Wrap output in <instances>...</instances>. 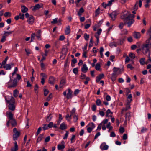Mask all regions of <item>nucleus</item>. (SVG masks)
<instances>
[{
  "mask_svg": "<svg viewBox=\"0 0 151 151\" xmlns=\"http://www.w3.org/2000/svg\"><path fill=\"white\" fill-rule=\"evenodd\" d=\"M151 49V42H149V40H147L145 43L142 45V52L144 54L146 55L150 51Z\"/></svg>",
  "mask_w": 151,
  "mask_h": 151,
  "instance_id": "nucleus-1",
  "label": "nucleus"
},
{
  "mask_svg": "<svg viewBox=\"0 0 151 151\" xmlns=\"http://www.w3.org/2000/svg\"><path fill=\"white\" fill-rule=\"evenodd\" d=\"M129 18H134V15L130 14L127 11H125L121 16V18L124 19V21H127Z\"/></svg>",
  "mask_w": 151,
  "mask_h": 151,
  "instance_id": "nucleus-2",
  "label": "nucleus"
},
{
  "mask_svg": "<svg viewBox=\"0 0 151 151\" xmlns=\"http://www.w3.org/2000/svg\"><path fill=\"white\" fill-rule=\"evenodd\" d=\"M119 13V12L118 10H115L113 11L111 13L109 14L108 15L113 21L115 20L116 17Z\"/></svg>",
  "mask_w": 151,
  "mask_h": 151,
  "instance_id": "nucleus-3",
  "label": "nucleus"
},
{
  "mask_svg": "<svg viewBox=\"0 0 151 151\" xmlns=\"http://www.w3.org/2000/svg\"><path fill=\"white\" fill-rule=\"evenodd\" d=\"M10 81L11 82V84L9 86L8 88H14L17 86L18 81L16 79H14L12 81L10 80Z\"/></svg>",
  "mask_w": 151,
  "mask_h": 151,
  "instance_id": "nucleus-4",
  "label": "nucleus"
},
{
  "mask_svg": "<svg viewBox=\"0 0 151 151\" xmlns=\"http://www.w3.org/2000/svg\"><path fill=\"white\" fill-rule=\"evenodd\" d=\"M134 18H129L127 20V21H124V24H127L128 26L130 27L131 26L134 22V20L133 19Z\"/></svg>",
  "mask_w": 151,
  "mask_h": 151,
  "instance_id": "nucleus-5",
  "label": "nucleus"
},
{
  "mask_svg": "<svg viewBox=\"0 0 151 151\" xmlns=\"http://www.w3.org/2000/svg\"><path fill=\"white\" fill-rule=\"evenodd\" d=\"M100 148L102 150H106L108 149L109 146L106 145V143L103 142L101 145L100 146Z\"/></svg>",
  "mask_w": 151,
  "mask_h": 151,
  "instance_id": "nucleus-6",
  "label": "nucleus"
},
{
  "mask_svg": "<svg viewBox=\"0 0 151 151\" xmlns=\"http://www.w3.org/2000/svg\"><path fill=\"white\" fill-rule=\"evenodd\" d=\"M67 94L66 97L68 99L71 98L72 96V91L70 89H68L67 90Z\"/></svg>",
  "mask_w": 151,
  "mask_h": 151,
  "instance_id": "nucleus-7",
  "label": "nucleus"
},
{
  "mask_svg": "<svg viewBox=\"0 0 151 151\" xmlns=\"http://www.w3.org/2000/svg\"><path fill=\"white\" fill-rule=\"evenodd\" d=\"M27 21L30 24H32L34 22V19L32 15H30V17L27 18Z\"/></svg>",
  "mask_w": 151,
  "mask_h": 151,
  "instance_id": "nucleus-8",
  "label": "nucleus"
},
{
  "mask_svg": "<svg viewBox=\"0 0 151 151\" xmlns=\"http://www.w3.org/2000/svg\"><path fill=\"white\" fill-rule=\"evenodd\" d=\"M133 36L136 39L140 38L141 36V34L140 32H134L133 34Z\"/></svg>",
  "mask_w": 151,
  "mask_h": 151,
  "instance_id": "nucleus-9",
  "label": "nucleus"
},
{
  "mask_svg": "<svg viewBox=\"0 0 151 151\" xmlns=\"http://www.w3.org/2000/svg\"><path fill=\"white\" fill-rule=\"evenodd\" d=\"M20 132H16L13 135V140L14 141L16 140L17 138L19 136Z\"/></svg>",
  "mask_w": 151,
  "mask_h": 151,
  "instance_id": "nucleus-10",
  "label": "nucleus"
},
{
  "mask_svg": "<svg viewBox=\"0 0 151 151\" xmlns=\"http://www.w3.org/2000/svg\"><path fill=\"white\" fill-rule=\"evenodd\" d=\"M55 80V78L52 76H50L49 79V83L52 85H53Z\"/></svg>",
  "mask_w": 151,
  "mask_h": 151,
  "instance_id": "nucleus-11",
  "label": "nucleus"
},
{
  "mask_svg": "<svg viewBox=\"0 0 151 151\" xmlns=\"http://www.w3.org/2000/svg\"><path fill=\"white\" fill-rule=\"evenodd\" d=\"M151 0H139V7H141L142 5V1L145 3H150L151 2Z\"/></svg>",
  "mask_w": 151,
  "mask_h": 151,
  "instance_id": "nucleus-12",
  "label": "nucleus"
},
{
  "mask_svg": "<svg viewBox=\"0 0 151 151\" xmlns=\"http://www.w3.org/2000/svg\"><path fill=\"white\" fill-rule=\"evenodd\" d=\"M88 68L86 64H83V66L81 68V71L84 73H86L88 71Z\"/></svg>",
  "mask_w": 151,
  "mask_h": 151,
  "instance_id": "nucleus-13",
  "label": "nucleus"
},
{
  "mask_svg": "<svg viewBox=\"0 0 151 151\" xmlns=\"http://www.w3.org/2000/svg\"><path fill=\"white\" fill-rule=\"evenodd\" d=\"M67 128V125L65 123L63 122L60 125V128L62 130H64Z\"/></svg>",
  "mask_w": 151,
  "mask_h": 151,
  "instance_id": "nucleus-14",
  "label": "nucleus"
},
{
  "mask_svg": "<svg viewBox=\"0 0 151 151\" xmlns=\"http://www.w3.org/2000/svg\"><path fill=\"white\" fill-rule=\"evenodd\" d=\"M104 76V75L103 74H101L99 75L98 76H97L96 78V82H99L100 79L103 78Z\"/></svg>",
  "mask_w": 151,
  "mask_h": 151,
  "instance_id": "nucleus-15",
  "label": "nucleus"
},
{
  "mask_svg": "<svg viewBox=\"0 0 151 151\" xmlns=\"http://www.w3.org/2000/svg\"><path fill=\"white\" fill-rule=\"evenodd\" d=\"M18 149V147L17 142L16 141H15L14 142V146L13 148L12 149L11 151H17Z\"/></svg>",
  "mask_w": 151,
  "mask_h": 151,
  "instance_id": "nucleus-16",
  "label": "nucleus"
},
{
  "mask_svg": "<svg viewBox=\"0 0 151 151\" xmlns=\"http://www.w3.org/2000/svg\"><path fill=\"white\" fill-rule=\"evenodd\" d=\"M53 117L52 114H49L47 116L46 120V122H49L52 119Z\"/></svg>",
  "mask_w": 151,
  "mask_h": 151,
  "instance_id": "nucleus-17",
  "label": "nucleus"
},
{
  "mask_svg": "<svg viewBox=\"0 0 151 151\" xmlns=\"http://www.w3.org/2000/svg\"><path fill=\"white\" fill-rule=\"evenodd\" d=\"M21 8V12L23 13H25L28 11V8L24 5L22 6Z\"/></svg>",
  "mask_w": 151,
  "mask_h": 151,
  "instance_id": "nucleus-18",
  "label": "nucleus"
},
{
  "mask_svg": "<svg viewBox=\"0 0 151 151\" xmlns=\"http://www.w3.org/2000/svg\"><path fill=\"white\" fill-rule=\"evenodd\" d=\"M119 68L114 67L113 68V73L118 74L120 72Z\"/></svg>",
  "mask_w": 151,
  "mask_h": 151,
  "instance_id": "nucleus-19",
  "label": "nucleus"
},
{
  "mask_svg": "<svg viewBox=\"0 0 151 151\" xmlns=\"http://www.w3.org/2000/svg\"><path fill=\"white\" fill-rule=\"evenodd\" d=\"M41 32L40 30H39L36 32V36L37 39L39 40H41Z\"/></svg>",
  "mask_w": 151,
  "mask_h": 151,
  "instance_id": "nucleus-20",
  "label": "nucleus"
},
{
  "mask_svg": "<svg viewBox=\"0 0 151 151\" xmlns=\"http://www.w3.org/2000/svg\"><path fill=\"white\" fill-rule=\"evenodd\" d=\"M118 74L113 73L112 74V76L111 78L113 81H114L116 80V78Z\"/></svg>",
  "mask_w": 151,
  "mask_h": 151,
  "instance_id": "nucleus-21",
  "label": "nucleus"
},
{
  "mask_svg": "<svg viewBox=\"0 0 151 151\" xmlns=\"http://www.w3.org/2000/svg\"><path fill=\"white\" fill-rule=\"evenodd\" d=\"M9 121L12 126L15 127L17 125V122L14 119H13Z\"/></svg>",
  "mask_w": 151,
  "mask_h": 151,
  "instance_id": "nucleus-22",
  "label": "nucleus"
},
{
  "mask_svg": "<svg viewBox=\"0 0 151 151\" xmlns=\"http://www.w3.org/2000/svg\"><path fill=\"white\" fill-rule=\"evenodd\" d=\"M84 12V10L83 7H81L79 11L78 12V15L79 16H81L82 14Z\"/></svg>",
  "mask_w": 151,
  "mask_h": 151,
  "instance_id": "nucleus-23",
  "label": "nucleus"
},
{
  "mask_svg": "<svg viewBox=\"0 0 151 151\" xmlns=\"http://www.w3.org/2000/svg\"><path fill=\"white\" fill-rule=\"evenodd\" d=\"M9 109L13 111L15 109V106L14 104H9Z\"/></svg>",
  "mask_w": 151,
  "mask_h": 151,
  "instance_id": "nucleus-24",
  "label": "nucleus"
},
{
  "mask_svg": "<svg viewBox=\"0 0 151 151\" xmlns=\"http://www.w3.org/2000/svg\"><path fill=\"white\" fill-rule=\"evenodd\" d=\"M43 138V134H40V136L38 137L37 140V142H40Z\"/></svg>",
  "mask_w": 151,
  "mask_h": 151,
  "instance_id": "nucleus-25",
  "label": "nucleus"
},
{
  "mask_svg": "<svg viewBox=\"0 0 151 151\" xmlns=\"http://www.w3.org/2000/svg\"><path fill=\"white\" fill-rule=\"evenodd\" d=\"M65 80H64V79L60 81V84L59 85L60 87V88H62L63 86L65 85Z\"/></svg>",
  "mask_w": 151,
  "mask_h": 151,
  "instance_id": "nucleus-26",
  "label": "nucleus"
},
{
  "mask_svg": "<svg viewBox=\"0 0 151 151\" xmlns=\"http://www.w3.org/2000/svg\"><path fill=\"white\" fill-rule=\"evenodd\" d=\"M130 113L129 112H128L127 113L125 114V119L127 120H130V118L131 117Z\"/></svg>",
  "mask_w": 151,
  "mask_h": 151,
  "instance_id": "nucleus-27",
  "label": "nucleus"
},
{
  "mask_svg": "<svg viewBox=\"0 0 151 151\" xmlns=\"http://www.w3.org/2000/svg\"><path fill=\"white\" fill-rule=\"evenodd\" d=\"M19 93V91L17 89H15L13 91V96L15 97H17Z\"/></svg>",
  "mask_w": 151,
  "mask_h": 151,
  "instance_id": "nucleus-28",
  "label": "nucleus"
},
{
  "mask_svg": "<svg viewBox=\"0 0 151 151\" xmlns=\"http://www.w3.org/2000/svg\"><path fill=\"white\" fill-rule=\"evenodd\" d=\"M104 49L103 47H101L100 48V54L101 55V58H103L104 57V55L103 54V52H104Z\"/></svg>",
  "mask_w": 151,
  "mask_h": 151,
  "instance_id": "nucleus-29",
  "label": "nucleus"
},
{
  "mask_svg": "<svg viewBox=\"0 0 151 151\" xmlns=\"http://www.w3.org/2000/svg\"><path fill=\"white\" fill-rule=\"evenodd\" d=\"M4 68L6 70H10L11 68V65L9 64H6L5 66H4Z\"/></svg>",
  "mask_w": 151,
  "mask_h": 151,
  "instance_id": "nucleus-30",
  "label": "nucleus"
},
{
  "mask_svg": "<svg viewBox=\"0 0 151 151\" xmlns=\"http://www.w3.org/2000/svg\"><path fill=\"white\" fill-rule=\"evenodd\" d=\"M145 58H141L140 59L139 62L141 65H143L146 63L145 62Z\"/></svg>",
  "mask_w": 151,
  "mask_h": 151,
  "instance_id": "nucleus-31",
  "label": "nucleus"
},
{
  "mask_svg": "<svg viewBox=\"0 0 151 151\" xmlns=\"http://www.w3.org/2000/svg\"><path fill=\"white\" fill-rule=\"evenodd\" d=\"M65 33L66 35H68L70 32V27L69 26H68L67 27L66 29L65 30Z\"/></svg>",
  "mask_w": 151,
  "mask_h": 151,
  "instance_id": "nucleus-32",
  "label": "nucleus"
},
{
  "mask_svg": "<svg viewBox=\"0 0 151 151\" xmlns=\"http://www.w3.org/2000/svg\"><path fill=\"white\" fill-rule=\"evenodd\" d=\"M88 126L90 128H91L92 129H93L95 128V124L92 122L89 123Z\"/></svg>",
  "mask_w": 151,
  "mask_h": 151,
  "instance_id": "nucleus-33",
  "label": "nucleus"
},
{
  "mask_svg": "<svg viewBox=\"0 0 151 151\" xmlns=\"http://www.w3.org/2000/svg\"><path fill=\"white\" fill-rule=\"evenodd\" d=\"M65 148V146L64 145H61L58 144L57 146V148L58 150H61L62 149H64Z\"/></svg>",
  "mask_w": 151,
  "mask_h": 151,
  "instance_id": "nucleus-34",
  "label": "nucleus"
},
{
  "mask_svg": "<svg viewBox=\"0 0 151 151\" xmlns=\"http://www.w3.org/2000/svg\"><path fill=\"white\" fill-rule=\"evenodd\" d=\"M8 57L7 56L5 58L4 60H3L2 63L1 64H2V65H4L5 66L6 64V62L7 60L8 59Z\"/></svg>",
  "mask_w": 151,
  "mask_h": 151,
  "instance_id": "nucleus-35",
  "label": "nucleus"
},
{
  "mask_svg": "<svg viewBox=\"0 0 151 151\" xmlns=\"http://www.w3.org/2000/svg\"><path fill=\"white\" fill-rule=\"evenodd\" d=\"M40 7V6L39 4H36L32 10H36Z\"/></svg>",
  "mask_w": 151,
  "mask_h": 151,
  "instance_id": "nucleus-36",
  "label": "nucleus"
},
{
  "mask_svg": "<svg viewBox=\"0 0 151 151\" xmlns=\"http://www.w3.org/2000/svg\"><path fill=\"white\" fill-rule=\"evenodd\" d=\"M13 32V31H9V32L5 31L4 35L6 37L8 35L11 34Z\"/></svg>",
  "mask_w": 151,
  "mask_h": 151,
  "instance_id": "nucleus-37",
  "label": "nucleus"
},
{
  "mask_svg": "<svg viewBox=\"0 0 151 151\" xmlns=\"http://www.w3.org/2000/svg\"><path fill=\"white\" fill-rule=\"evenodd\" d=\"M96 103L97 105L100 106L101 105V101L100 99H97L96 101Z\"/></svg>",
  "mask_w": 151,
  "mask_h": 151,
  "instance_id": "nucleus-38",
  "label": "nucleus"
},
{
  "mask_svg": "<svg viewBox=\"0 0 151 151\" xmlns=\"http://www.w3.org/2000/svg\"><path fill=\"white\" fill-rule=\"evenodd\" d=\"M100 65L99 63H97L95 66V69L97 70L100 71Z\"/></svg>",
  "mask_w": 151,
  "mask_h": 151,
  "instance_id": "nucleus-39",
  "label": "nucleus"
},
{
  "mask_svg": "<svg viewBox=\"0 0 151 151\" xmlns=\"http://www.w3.org/2000/svg\"><path fill=\"white\" fill-rule=\"evenodd\" d=\"M109 46L111 47H113L114 46L116 47L117 46V43L115 42H112L109 44Z\"/></svg>",
  "mask_w": 151,
  "mask_h": 151,
  "instance_id": "nucleus-40",
  "label": "nucleus"
},
{
  "mask_svg": "<svg viewBox=\"0 0 151 151\" xmlns=\"http://www.w3.org/2000/svg\"><path fill=\"white\" fill-rule=\"evenodd\" d=\"M69 134V132L67 131H66V133L65 134L64 136V137L63 138V139H66L68 138V135Z\"/></svg>",
  "mask_w": 151,
  "mask_h": 151,
  "instance_id": "nucleus-41",
  "label": "nucleus"
},
{
  "mask_svg": "<svg viewBox=\"0 0 151 151\" xmlns=\"http://www.w3.org/2000/svg\"><path fill=\"white\" fill-rule=\"evenodd\" d=\"M90 79V78L89 77H86L85 79L86 81L84 82V84L85 85L88 84Z\"/></svg>",
  "mask_w": 151,
  "mask_h": 151,
  "instance_id": "nucleus-42",
  "label": "nucleus"
},
{
  "mask_svg": "<svg viewBox=\"0 0 151 151\" xmlns=\"http://www.w3.org/2000/svg\"><path fill=\"white\" fill-rule=\"evenodd\" d=\"M8 117L9 119V120L13 119V114L11 112H9V113Z\"/></svg>",
  "mask_w": 151,
  "mask_h": 151,
  "instance_id": "nucleus-43",
  "label": "nucleus"
},
{
  "mask_svg": "<svg viewBox=\"0 0 151 151\" xmlns=\"http://www.w3.org/2000/svg\"><path fill=\"white\" fill-rule=\"evenodd\" d=\"M115 0H111L108 1V3L107 4V5L108 6H111L113 2H114Z\"/></svg>",
  "mask_w": 151,
  "mask_h": 151,
  "instance_id": "nucleus-44",
  "label": "nucleus"
},
{
  "mask_svg": "<svg viewBox=\"0 0 151 151\" xmlns=\"http://www.w3.org/2000/svg\"><path fill=\"white\" fill-rule=\"evenodd\" d=\"M19 18L20 19L23 20L24 19V14H22L21 13H20L19 15Z\"/></svg>",
  "mask_w": 151,
  "mask_h": 151,
  "instance_id": "nucleus-45",
  "label": "nucleus"
},
{
  "mask_svg": "<svg viewBox=\"0 0 151 151\" xmlns=\"http://www.w3.org/2000/svg\"><path fill=\"white\" fill-rule=\"evenodd\" d=\"M100 9L99 7H98L97 9L95 11V15L96 16L98 15L100 12Z\"/></svg>",
  "mask_w": 151,
  "mask_h": 151,
  "instance_id": "nucleus-46",
  "label": "nucleus"
},
{
  "mask_svg": "<svg viewBox=\"0 0 151 151\" xmlns=\"http://www.w3.org/2000/svg\"><path fill=\"white\" fill-rule=\"evenodd\" d=\"M40 75L42 77V78H43L44 79H46L47 78V75L44 73H41Z\"/></svg>",
  "mask_w": 151,
  "mask_h": 151,
  "instance_id": "nucleus-47",
  "label": "nucleus"
},
{
  "mask_svg": "<svg viewBox=\"0 0 151 151\" xmlns=\"http://www.w3.org/2000/svg\"><path fill=\"white\" fill-rule=\"evenodd\" d=\"M73 73L76 75H77L78 73V69L77 68H75L73 69Z\"/></svg>",
  "mask_w": 151,
  "mask_h": 151,
  "instance_id": "nucleus-48",
  "label": "nucleus"
},
{
  "mask_svg": "<svg viewBox=\"0 0 151 151\" xmlns=\"http://www.w3.org/2000/svg\"><path fill=\"white\" fill-rule=\"evenodd\" d=\"M129 56L130 58H132V59H134L135 58V55L133 53H130L129 54Z\"/></svg>",
  "mask_w": 151,
  "mask_h": 151,
  "instance_id": "nucleus-49",
  "label": "nucleus"
},
{
  "mask_svg": "<svg viewBox=\"0 0 151 151\" xmlns=\"http://www.w3.org/2000/svg\"><path fill=\"white\" fill-rule=\"evenodd\" d=\"M89 37V35L87 34L86 33L84 34V38L87 41L88 40Z\"/></svg>",
  "mask_w": 151,
  "mask_h": 151,
  "instance_id": "nucleus-50",
  "label": "nucleus"
},
{
  "mask_svg": "<svg viewBox=\"0 0 151 151\" xmlns=\"http://www.w3.org/2000/svg\"><path fill=\"white\" fill-rule=\"evenodd\" d=\"M47 125L49 128H52L53 127V123L52 122H50Z\"/></svg>",
  "mask_w": 151,
  "mask_h": 151,
  "instance_id": "nucleus-51",
  "label": "nucleus"
},
{
  "mask_svg": "<svg viewBox=\"0 0 151 151\" xmlns=\"http://www.w3.org/2000/svg\"><path fill=\"white\" fill-rule=\"evenodd\" d=\"M151 34V26L150 27L149 29L147 30V35H150Z\"/></svg>",
  "mask_w": 151,
  "mask_h": 151,
  "instance_id": "nucleus-52",
  "label": "nucleus"
},
{
  "mask_svg": "<svg viewBox=\"0 0 151 151\" xmlns=\"http://www.w3.org/2000/svg\"><path fill=\"white\" fill-rule=\"evenodd\" d=\"M4 16L5 17L7 16L10 17L11 16V13L9 12H6L4 14Z\"/></svg>",
  "mask_w": 151,
  "mask_h": 151,
  "instance_id": "nucleus-53",
  "label": "nucleus"
},
{
  "mask_svg": "<svg viewBox=\"0 0 151 151\" xmlns=\"http://www.w3.org/2000/svg\"><path fill=\"white\" fill-rule=\"evenodd\" d=\"M86 77V76L85 74H83V73H81L80 76V78L82 79H85Z\"/></svg>",
  "mask_w": 151,
  "mask_h": 151,
  "instance_id": "nucleus-54",
  "label": "nucleus"
},
{
  "mask_svg": "<svg viewBox=\"0 0 151 151\" xmlns=\"http://www.w3.org/2000/svg\"><path fill=\"white\" fill-rule=\"evenodd\" d=\"M87 53V52L86 50H83V56L85 58H86L87 57V56L86 55Z\"/></svg>",
  "mask_w": 151,
  "mask_h": 151,
  "instance_id": "nucleus-55",
  "label": "nucleus"
},
{
  "mask_svg": "<svg viewBox=\"0 0 151 151\" xmlns=\"http://www.w3.org/2000/svg\"><path fill=\"white\" fill-rule=\"evenodd\" d=\"M48 128L49 127H48V125H47L46 124H44L43 126L42 127L43 129L44 130H46L48 129Z\"/></svg>",
  "mask_w": 151,
  "mask_h": 151,
  "instance_id": "nucleus-56",
  "label": "nucleus"
},
{
  "mask_svg": "<svg viewBox=\"0 0 151 151\" xmlns=\"http://www.w3.org/2000/svg\"><path fill=\"white\" fill-rule=\"evenodd\" d=\"M42 127H39L37 130V132L36 133V136H37L40 133V132L41 131Z\"/></svg>",
  "mask_w": 151,
  "mask_h": 151,
  "instance_id": "nucleus-57",
  "label": "nucleus"
},
{
  "mask_svg": "<svg viewBox=\"0 0 151 151\" xmlns=\"http://www.w3.org/2000/svg\"><path fill=\"white\" fill-rule=\"evenodd\" d=\"M108 121V120L107 119H106L104 120L101 123H102V124H106L107 123Z\"/></svg>",
  "mask_w": 151,
  "mask_h": 151,
  "instance_id": "nucleus-58",
  "label": "nucleus"
},
{
  "mask_svg": "<svg viewBox=\"0 0 151 151\" xmlns=\"http://www.w3.org/2000/svg\"><path fill=\"white\" fill-rule=\"evenodd\" d=\"M124 26V24L123 22H121L119 25V28L121 29L123 28Z\"/></svg>",
  "mask_w": 151,
  "mask_h": 151,
  "instance_id": "nucleus-59",
  "label": "nucleus"
},
{
  "mask_svg": "<svg viewBox=\"0 0 151 151\" xmlns=\"http://www.w3.org/2000/svg\"><path fill=\"white\" fill-rule=\"evenodd\" d=\"M76 137V136L75 135H73L72 137L70 139L71 143H73L74 142L73 140L75 139Z\"/></svg>",
  "mask_w": 151,
  "mask_h": 151,
  "instance_id": "nucleus-60",
  "label": "nucleus"
},
{
  "mask_svg": "<svg viewBox=\"0 0 151 151\" xmlns=\"http://www.w3.org/2000/svg\"><path fill=\"white\" fill-rule=\"evenodd\" d=\"M147 130L146 128H145L144 127H142L141 131V134L144 133Z\"/></svg>",
  "mask_w": 151,
  "mask_h": 151,
  "instance_id": "nucleus-61",
  "label": "nucleus"
},
{
  "mask_svg": "<svg viewBox=\"0 0 151 151\" xmlns=\"http://www.w3.org/2000/svg\"><path fill=\"white\" fill-rule=\"evenodd\" d=\"M58 18H55L53 19L52 21L51 22V23L52 24H55L56 23L58 22Z\"/></svg>",
  "mask_w": 151,
  "mask_h": 151,
  "instance_id": "nucleus-62",
  "label": "nucleus"
},
{
  "mask_svg": "<svg viewBox=\"0 0 151 151\" xmlns=\"http://www.w3.org/2000/svg\"><path fill=\"white\" fill-rule=\"evenodd\" d=\"M120 133H122L124 132V129L123 127H120L119 129Z\"/></svg>",
  "mask_w": 151,
  "mask_h": 151,
  "instance_id": "nucleus-63",
  "label": "nucleus"
},
{
  "mask_svg": "<svg viewBox=\"0 0 151 151\" xmlns=\"http://www.w3.org/2000/svg\"><path fill=\"white\" fill-rule=\"evenodd\" d=\"M122 32L123 34L126 35L128 33V31L127 29H124L122 31Z\"/></svg>",
  "mask_w": 151,
  "mask_h": 151,
  "instance_id": "nucleus-64",
  "label": "nucleus"
}]
</instances>
